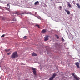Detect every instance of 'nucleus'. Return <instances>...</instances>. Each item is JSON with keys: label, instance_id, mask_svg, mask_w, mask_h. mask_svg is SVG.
<instances>
[{"label": "nucleus", "instance_id": "nucleus-4", "mask_svg": "<svg viewBox=\"0 0 80 80\" xmlns=\"http://www.w3.org/2000/svg\"><path fill=\"white\" fill-rule=\"evenodd\" d=\"M32 72L34 75L35 76H36L37 74L36 73V68H32Z\"/></svg>", "mask_w": 80, "mask_h": 80}, {"label": "nucleus", "instance_id": "nucleus-8", "mask_svg": "<svg viewBox=\"0 0 80 80\" xmlns=\"http://www.w3.org/2000/svg\"><path fill=\"white\" fill-rule=\"evenodd\" d=\"M65 12H67V14L68 15L70 14V12L68 10L65 9Z\"/></svg>", "mask_w": 80, "mask_h": 80}, {"label": "nucleus", "instance_id": "nucleus-7", "mask_svg": "<svg viewBox=\"0 0 80 80\" xmlns=\"http://www.w3.org/2000/svg\"><path fill=\"white\" fill-rule=\"evenodd\" d=\"M47 29H44L42 30L41 32L42 33H45L47 32Z\"/></svg>", "mask_w": 80, "mask_h": 80}, {"label": "nucleus", "instance_id": "nucleus-26", "mask_svg": "<svg viewBox=\"0 0 80 80\" xmlns=\"http://www.w3.org/2000/svg\"><path fill=\"white\" fill-rule=\"evenodd\" d=\"M79 63H80V61H79Z\"/></svg>", "mask_w": 80, "mask_h": 80}, {"label": "nucleus", "instance_id": "nucleus-6", "mask_svg": "<svg viewBox=\"0 0 80 80\" xmlns=\"http://www.w3.org/2000/svg\"><path fill=\"white\" fill-rule=\"evenodd\" d=\"M74 64H75L76 66H77L78 68H80L79 63L78 62H76L74 63Z\"/></svg>", "mask_w": 80, "mask_h": 80}, {"label": "nucleus", "instance_id": "nucleus-3", "mask_svg": "<svg viewBox=\"0 0 80 80\" xmlns=\"http://www.w3.org/2000/svg\"><path fill=\"white\" fill-rule=\"evenodd\" d=\"M50 37V36L49 35H46L45 36V38H44V41H47L49 40V38Z\"/></svg>", "mask_w": 80, "mask_h": 80}, {"label": "nucleus", "instance_id": "nucleus-28", "mask_svg": "<svg viewBox=\"0 0 80 80\" xmlns=\"http://www.w3.org/2000/svg\"><path fill=\"white\" fill-rule=\"evenodd\" d=\"M21 63L22 64V63Z\"/></svg>", "mask_w": 80, "mask_h": 80}, {"label": "nucleus", "instance_id": "nucleus-16", "mask_svg": "<svg viewBox=\"0 0 80 80\" xmlns=\"http://www.w3.org/2000/svg\"><path fill=\"white\" fill-rule=\"evenodd\" d=\"M36 26L38 27V28H40L39 25H38V24H36Z\"/></svg>", "mask_w": 80, "mask_h": 80}, {"label": "nucleus", "instance_id": "nucleus-9", "mask_svg": "<svg viewBox=\"0 0 80 80\" xmlns=\"http://www.w3.org/2000/svg\"><path fill=\"white\" fill-rule=\"evenodd\" d=\"M32 56L33 57H34L35 56H37V54L35 53V52H33L32 53Z\"/></svg>", "mask_w": 80, "mask_h": 80}, {"label": "nucleus", "instance_id": "nucleus-18", "mask_svg": "<svg viewBox=\"0 0 80 80\" xmlns=\"http://www.w3.org/2000/svg\"><path fill=\"white\" fill-rule=\"evenodd\" d=\"M56 38H57V39H58L59 38V36L58 35H56Z\"/></svg>", "mask_w": 80, "mask_h": 80}, {"label": "nucleus", "instance_id": "nucleus-14", "mask_svg": "<svg viewBox=\"0 0 80 80\" xmlns=\"http://www.w3.org/2000/svg\"><path fill=\"white\" fill-rule=\"evenodd\" d=\"M56 74L55 73H54V74H53L52 76H52V77H54V78H55V77L56 76Z\"/></svg>", "mask_w": 80, "mask_h": 80}, {"label": "nucleus", "instance_id": "nucleus-19", "mask_svg": "<svg viewBox=\"0 0 80 80\" xmlns=\"http://www.w3.org/2000/svg\"><path fill=\"white\" fill-rule=\"evenodd\" d=\"M28 38L27 36H25L23 37V38L25 39H26V38Z\"/></svg>", "mask_w": 80, "mask_h": 80}, {"label": "nucleus", "instance_id": "nucleus-2", "mask_svg": "<svg viewBox=\"0 0 80 80\" xmlns=\"http://www.w3.org/2000/svg\"><path fill=\"white\" fill-rule=\"evenodd\" d=\"M24 14H25V13H23L22 12H15L13 14V15L15 16V14H17L18 15H23Z\"/></svg>", "mask_w": 80, "mask_h": 80}, {"label": "nucleus", "instance_id": "nucleus-5", "mask_svg": "<svg viewBox=\"0 0 80 80\" xmlns=\"http://www.w3.org/2000/svg\"><path fill=\"white\" fill-rule=\"evenodd\" d=\"M72 76L74 77V78L76 80H79V77L78 76H77L75 75H74L73 73H72Z\"/></svg>", "mask_w": 80, "mask_h": 80}, {"label": "nucleus", "instance_id": "nucleus-23", "mask_svg": "<svg viewBox=\"0 0 80 80\" xmlns=\"http://www.w3.org/2000/svg\"><path fill=\"white\" fill-rule=\"evenodd\" d=\"M59 8H60V9H61L62 8V6H59Z\"/></svg>", "mask_w": 80, "mask_h": 80}, {"label": "nucleus", "instance_id": "nucleus-13", "mask_svg": "<svg viewBox=\"0 0 80 80\" xmlns=\"http://www.w3.org/2000/svg\"><path fill=\"white\" fill-rule=\"evenodd\" d=\"M7 6L8 7V9H9L10 8V5H9V4L8 3V4H7Z\"/></svg>", "mask_w": 80, "mask_h": 80}, {"label": "nucleus", "instance_id": "nucleus-15", "mask_svg": "<svg viewBox=\"0 0 80 80\" xmlns=\"http://www.w3.org/2000/svg\"><path fill=\"white\" fill-rule=\"evenodd\" d=\"M76 5H77L79 9H80V6L79 4H76Z\"/></svg>", "mask_w": 80, "mask_h": 80}, {"label": "nucleus", "instance_id": "nucleus-12", "mask_svg": "<svg viewBox=\"0 0 80 80\" xmlns=\"http://www.w3.org/2000/svg\"><path fill=\"white\" fill-rule=\"evenodd\" d=\"M68 6L69 7H71L72 6H71V4H70V3L69 2H68Z\"/></svg>", "mask_w": 80, "mask_h": 80}, {"label": "nucleus", "instance_id": "nucleus-27", "mask_svg": "<svg viewBox=\"0 0 80 80\" xmlns=\"http://www.w3.org/2000/svg\"><path fill=\"white\" fill-rule=\"evenodd\" d=\"M27 80V79H26V80Z\"/></svg>", "mask_w": 80, "mask_h": 80}, {"label": "nucleus", "instance_id": "nucleus-24", "mask_svg": "<svg viewBox=\"0 0 80 80\" xmlns=\"http://www.w3.org/2000/svg\"><path fill=\"white\" fill-rule=\"evenodd\" d=\"M10 54V52H9V53H8V55H9L10 54Z\"/></svg>", "mask_w": 80, "mask_h": 80}, {"label": "nucleus", "instance_id": "nucleus-22", "mask_svg": "<svg viewBox=\"0 0 80 80\" xmlns=\"http://www.w3.org/2000/svg\"><path fill=\"white\" fill-rule=\"evenodd\" d=\"M16 21V20L15 19H13V21Z\"/></svg>", "mask_w": 80, "mask_h": 80}, {"label": "nucleus", "instance_id": "nucleus-21", "mask_svg": "<svg viewBox=\"0 0 80 80\" xmlns=\"http://www.w3.org/2000/svg\"><path fill=\"white\" fill-rule=\"evenodd\" d=\"M62 42H64L65 41V40H64V39H63V38H62Z\"/></svg>", "mask_w": 80, "mask_h": 80}, {"label": "nucleus", "instance_id": "nucleus-10", "mask_svg": "<svg viewBox=\"0 0 80 80\" xmlns=\"http://www.w3.org/2000/svg\"><path fill=\"white\" fill-rule=\"evenodd\" d=\"M55 78L53 77H52L51 78H50L49 80H52L54 78Z\"/></svg>", "mask_w": 80, "mask_h": 80}, {"label": "nucleus", "instance_id": "nucleus-20", "mask_svg": "<svg viewBox=\"0 0 80 80\" xmlns=\"http://www.w3.org/2000/svg\"><path fill=\"white\" fill-rule=\"evenodd\" d=\"M5 35V34H3V35H2V36L1 37V38L4 37Z\"/></svg>", "mask_w": 80, "mask_h": 80}, {"label": "nucleus", "instance_id": "nucleus-17", "mask_svg": "<svg viewBox=\"0 0 80 80\" xmlns=\"http://www.w3.org/2000/svg\"><path fill=\"white\" fill-rule=\"evenodd\" d=\"M5 51H6L7 52H9V51L10 50V49H9L8 50L5 49Z\"/></svg>", "mask_w": 80, "mask_h": 80}, {"label": "nucleus", "instance_id": "nucleus-25", "mask_svg": "<svg viewBox=\"0 0 80 80\" xmlns=\"http://www.w3.org/2000/svg\"><path fill=\"white\" fill-rule=\"evenodd\" d=\"M2 20H4V18H2Z\"/></svg>", "mask_w": 80, "mask_h": 80}, {"label": "nucleus", "instance_id": "nucleus-11", "mask_svg": "<svg viewBox=\"0 0 80 80\" xmlns=\"http://www.w3.org/2000/svg\"><path fill=\"white\" fill-rule=\"evenodd\" d=\"M37 4H39V2L38 1H36L35 3H34V5H37Z\"/></svg>", "mask_w": 80, "mask_h": 80}, {"label": "nucleus", "instance_id": "nucleus-1", "mask_svg": "<svg viewBox=\"0 0 80 80\" xmlns=\"http://www.w3.org/2000/svg\"><path fill=\"white\" fill-rule=\"evenodd\" d=\"M18 57V54H17V53L16 51H15L13 52V54H12L11 56L12 58L13 59Z\"/></svg>", "mask_w": 80, "mask_h": 80}]
</instances>
